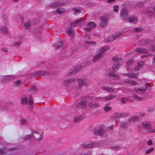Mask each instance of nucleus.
Returning <instances> with one entry per match:
<instances>
[{
    "mask_svg": "<svg viewBox=\"0 0 155 155\" xmlns=\"http://www.w3.org/2000/svg\"><path fill=\"white\" fill-rule=\"evenodd\" d=\"M32 135H28L22 137V139L26 140L28 139L33 138L34 137L37 140H41L43 138L44 134L42 132H38L35 130H32Z\"/></svg>",
    "mask_w": 155,
    "mask_h": 155,
    "instance_id": "obj_1",
    "label": "nucleus"
},
{
    "mask_svg": "<svg viewBox=\"0 0 155 155\" xmlns=\"http://www.w3.org/2000/svg\"><path fill=\"white\" fill-rule=\"evenodd\" d=\"M104 144L97 143H93L91 141H88L81 144L80 147L81 148H91L94 147H98Z\"/></svg>",
    "mask_w": 155,
    "mask_h": 155,
    "instance_id": "obj_2",
    "label": "nucleus"
},
{
    "mask_svg": "<svg viewBox=\"0 0 155 155\" xmlns=\"http://www.w3.org/2000/svg\"><path fill=\"white\" fill-rule=\"evenodd\" d=\"M106 129L105 127H100L99 129H94L93 133L96 135H101L102 137H106L107 135L106 133Z\"/></svg>",
    "mask_w": 155,
    "mask_h": 155,
    "instance_id": "obj_3",
    "label": "nucleus"
},
{
    "mask_svg": "<svg viewBox=\"0 0 155 155\" xmlns=\"http://www.w3.org/2000/svg\"><path fill=\"white\" fill-rule=\"evenodd\" d=\"M82 69L81 66L80 64L76 65L70 69L68 71V73L71 75L75 74L80 71Z\"/></svg>",
    "mask_w": 155,
    "mask_h": 155,
    "instance_id": "obj_4",
    "label": "nucleus"
},
{
    "mask_svg": "<svg viewBox=\"0 0 155 155\" xmlns=\"http://www.w3.org/2000/svg\"><path fill=\"white\" fill-rule=\"evenodd\" d=\"M96 24L93 22L88 21L87 22V26L84 27L85 31H90L92 29L96 27Z\"/></svg>",
    "mask_w": 155,
    "mask_h": 155,
    "instance_id": "obj_5",
    "label": "nucleus"
},
{
    "mask_svg": "<svg viewBox=\"0 0 155 155\" xmlns=\"http://www.w3.org/2000/svg\"><path fill=\"white\" fill-rule=\"evenodd\" d=\"M108 19L107 18L106 16H103L100 18V25L101 27H103L107 25V24Z\"/></svg>",
    "mask_w": 155,
    "mask_h": 155,
    "instance_id": "obj_6",
    "label": "nucleus"
},
{
    "mask_svg": "<svg viewBox=\"0 0 155 155\" xmlns=\"http://www.w3.org/2000/svg\"><path fill=\"white\" fill-rule=\"evenodd\" d=\"M128 16V13L127 10L123 9L120 12V16L122 19L124 20H126Z\"/></svg>",
    "mask_w": 155,
    "mask_h": 155,
    "instance_id": "obj_7",
    "label": "nucleus"
},
{
    "mask_svg": "<svg viewBox=\"0 0 155 155\" xmlns=\"http://www.w3.org/2000/svg\"><path fill=\"white\" fill-rule=\"evenodd\" d=\"M85 19V18L84 17L80 18L72 22L71 25L73 26H78L83 22Z\"/></svg>",
    "mask_w": 155,
    "mask_h": 155,
    "instance_id": "obj_8",
    "label": "nucleus"
},
{
    "mask_svg": "<svg viewBox=\"0 0 155 155\" xmlns=\"http://www.w3.org/2000/svg\"><path fill=\"white\" fill-rule=\"evenodd\" d=\"M77 81L80 88H81L82 85H86L87 84V83L86 81V79L85 78H78L77 79Z\"/></svg>",
    "mask_w": 155,
    "mask_h": 155,
    "instance_id": "obj_9",
    "label": "nucleus"
},
{
    "mask_svg": "<svg viewBox=\"0 0 155 155\" xmlns=\"http://www.w3.org/2000/svg\"><path fill=\"white\" fill-rule=\"evenodd\" d=\"M141 125L143 127L148 130L151 127V124L150 121H144L141 123Z\"/></svg>",
    "mask_w": 155,
    "mask_h": 155,
    "instance_id": "obj_10",
    "label": "nucleus"
},
{
    "mask_svg": "<svg viewBox=\"0 0 155 155\" xmlns=\"http://www.w3.org/2000/svg\"><path fill=\"white\" fill-rule=\"evenodd\" d=\"M87 105L88 107L94 109L100 107L99 104L95 102H89Z\"/></svg>",
    "mask_w": 155,
    "mask_h": 155,
    "instance_id": "obj_11",
    "label": "nucleus"
},
{
    "mask_svg": "<svg viewBox=\"0 0 155 155\" xmlns=\"http://www.w3.org/2000/svg\"><path fill=\"white\" fill-rule=\"evenodd\" d=\"M87 103V102L86 100L81 101L76 106V107L77 108L81 109L85 107Z\"/></svg>",
    "mask_w": 155,
    "mask_h": 155,
    "instance_id": "obj_12",
    "label": "nucleus"
},
{
    "mask_svg": "<svg viewBox=\"0 0 155 155\" xmlns=\"http://www.w3.org/2000/svg\"><path fill=\"white\" fill-rule=\"evenodd\" d=\"M124 75H127L128 77L133 78H137L139 76L138 73H128L123 74Z\"/></svg>",
    "mask_w": 155,
    "mask_h": 155,
    "instance_id": "obj_13",
    "label": "nucleus"
},
{
    "mask_svg": "<svg viewBox=\"0 0 155 155\" xmlns=\"http://www.w3.org/2000/svg\"><path fill=\"white\" fill-rule=\"evenodd\" d=\"M148 85V84H145V87H143L142 88H135L134 89V91L137 93H138L139 91L140 92L142 93L146 90L147 88V86Z\"/></svg>",
    "mask_w": 155,
    "mask_h": 155,
    "instance_id": "obj_14",
    "label": "nucleus"
},
{
    "mask_svg": "<svg viewBox=\"0 0 155 155\" xmlns=\"http://www.w3.org/2000/svg\"><path fill=\"white\" fill-rule=\"evenodd\" d=\"M0 30L4 34L7 35L9 33V30L5 26L3 25L1 26Z\"/></svg>",
    "mask_w": 155,
    "mask_h": 155,
    "instance_id": "obj_15",
    "label": "nucleus"
},
{
    "mask_svg": "<svg viewBox=\"0 0 155 155\" xmlns=\"http://www.w3.org/2000/svg\"><path fill=\"white\" fill-rule=\"evenodd\" d=\"M139 119L138 116H134L131 117L128 119V122L131 123L133 122H135L138 121Z\"/></svg>",
    "mask_w": 155,
    "mask_h": 155,
    "instance_id": "obj_16",
    "label": "nucleus"
},
{
    "mask_svg": "<svg viewBox=\"0 0 155 155\" xmlns=\"http://www.w3.org/2000/svg\"><path fill=\"white\" fill-rule=\"evenodd\" d=\"M101 88L107 92L110 93H113L114 91L113 89L108 86H102Z\"/></svg>",
    "mask_w": 155,
    "mask_h": 155,
    "instance_id": "obj_17",
    "label": "nucleus"
},
{
    "mask_svg": "<svg viewBox=\"0 0 155 155\" xmlns=\"http://www.w3.org/2000/svg\"><path fill=\"white\" fill-rule=\"evenodd\" d=\"M135 51L140 53H147L148 52V50L141 48H138L135 49Z\"/></svg>",
    "mask_w": 155,
    "mask_h": 155,
    "instance_id": "obj_18",
    "label": "nucleus"
},
{
    "mask_svg": "<svg viewBox=\"0 0 155 155\" xmlns=\"http://www.w3.org/2000/svg\"><path fill=\"white\" fill-rule=\"evenodd\" d=\"M144 63L143 61H141L137 63V65L135 68L134 71L139 70L141 68L142 66L144 65Z\"/></svg>",
    "mask_w": 155,
    "mask_h": 155,
    "instance_id": "obj_19",
    "label": "nucleus"
},
{
    "mask_svg": "<svg viewBox=\"0 0 155 155\" xmlns=\"http://www.w3.org/2000/svg\"><path fill=\"white\" fill-rule=\"evenodd\" d=\"M107 75L108 76H113V78L115 79H118L120 78V77L117 74H115L113 71H111Z\"/></svg>",
    "mask_w": 155,
    "mask_h": 155,
    "instance_id": "obj_20",
    "label": "nucleus"
},
{
    "mask_svg": "<svg viewBox=\"0 0 155 155\" xmlns=\"http://www.w3.org/2000/svg\"><path fill=\"white\" fill-rule=\"evenodd\" d=\"M115 38L114 34L109 36L105 39V41L106 43L110 42L113 41Z\"/></svg>",
    "mask_w": 155,
    "mask_h": 155,
    "instance_id": "obj_21",
    "label": "nucleus"
},
{
    "mask_svg": "<svg viewBox=\"0 0 155 155\" xmlns=\"http://www.w3.org/2000/svg\"><path fill=\"white\" fill-rule=\"evenodd\" d=\"M22 26L25 28L28 29L31 27V23L30 21H28L25 22Z\"/></svg>",
    "mask_w": 155,
    "mask_h": 155,
    "instance_id": "obj_22",
    "label": "nucleus"
},
{
    "mask_svg": "<svg viewBox=\"0 0 155 155\" xmlns=\"http://www.w3.org/2000/svg\"><path fill=\"white\" fill-rule=\"evenodd\" d=\"M128 19L129 21L130 22L135 23L137 21V18L136 16H130Z\"/></svg>",
    "mask_w": 155,
    "mask_h": 155,
    "instance_id": "obj_23",
    "label": "nucleus"
},
{
    "mask_svg": "<svg viewBox=\"0 0 155 155\" xmlns=\"http://www.w3.org/2000/svg\"><path fill=\"white\" fill-rule=\"evenodd\" d=\"M116 95L112 94H111L109 96H107L104 97L103 100L106 101H110L113 99L115 98L116 97Z\"/></svg>",
    "mask_w": 155,
    "mask_h": 155,
    "instance_id": "obj_24",
    "label": "nucleus"
},
{
    "mask_svg": "<svg viewBox=\"0 0 155 155\" xmlns=\"http://www.w3.org/2000/svg\"><path fill=\"white\" fill-rule=\"evenodd\" d=\"M72 10L73 11V14L75 15H78L81 11V9L78 8H74L72 9Z\"/></svg>",
    "mask_w": 155,
    "mask_h": 155,
    "instance_id": "obj_25",
    "label": "nucleus"
},
{
    "mask_svg": "<svg viewBox=\"0 0 155 155\" xmlns=\"http://www.w3.org/2000/svg\"><path fill=\"white\" fill-rule=\"evenodd\" d=\"M114 61H116V64L119 67L122 64L123 60L122 59H117V60H115V59H113Z\"/></svg>",
    "mask_w": 155,
    "mask_h": 155,
    "instance_id": "obj_26",
    "label": "nucleus"
},
{
    "mask_svg": "<svg viewBox=\"0 0 155 155\" xmlns=\"http://www.w3.org/2000/svg\"><path fill=\"white\" fill-rule=\"evenodd\" d=\"M84 116L81 115L76 116L74 117V121L77 122L80 121L84 119Z\"/></svg>",
    "mask_w": 155,
    "mask_h": 155,
    "instance_id": "obj_27",
    "label": "nucleus"
},
{
    "mask_svg": "<svg viewBox=\"0 0 155 155\" xmlns=\"http://www.w3.org/2000/svg\"><path fill=\"white\" fill-rule=\"evenodd\" d=\"M21 103L22 104H25L28 102L27 97L26 96L21 97Z\"/></svg>",
    "mask_w": 155,
    "mask_h": 155,
    "instance_id": "obj_28",
    "label": "nucleus"
},
{
    "mask_svg": "<svg viewBox=\"0 0 155 155\" xmlns=\"http://www.w3.org/2000/svg\"><path fill=\"white\" fill-rule=\"evenodd\" d=\"M128 126V124L127 122L122 121L120 122V127L123 128H126Z\"/></svg>",
    "mask_w": 155,
    "mask_h": 155,
    "instance_id": "obj_29",
    "label": "nucleus"
},
{
    "mask_svg": "<svg viewBox=\"0 0 155 155\" xmlns=\"http://www.w3.org/2000/svg\"><path fill=\"white\" fill-rule=\"evenodd\" d=\"M125 81L126 83L131 84L133 85H135L137 84V82L133 80H130L129 79H127Z\"/></svg>",
    "mask_w": 155,
    "mask_h": 155,
    "instance_id": "obj_30",
    "label": "nucleus"
},
{
    "mask_svg": "<svg viewBox=\"0 0 155 155\" xmlns=\"http://www.w3.org/2000/svg\"><path fill=\"white\" fill-rule=\"evenodd\" d=\"M109 49V47L107 46H105L101 48L100 49V51L101 53H104L106 51Z\"/></svg>",
    "mask_w": 155,
    "mask_h": 155,
    "instance_id": "obj_31",
    "label": "nucleus"
},
{
    "mask_svg": "<svg viewBox=\"0 0 155 155\" xmlns=\"http://www.w3.org/2000/svg\"><path fill=\"white\" fill-rule=\"evenodd\" d=\"M67 31L68 34L69 36H72L74 34V31L72 28H70L68 29H67Z\"/></svg>",
    "mask_w": 155,
    "mask_h": 155,
    "instance_id": "obj_32",
    "label": "nucleus"
},
{
    "mask_svg": "<svg viewBox=\"0 0 155 155\" xmlns=\"http://www.w3.org/2000/svg\"><path fill=\"white\" fill-rule=\"evenodd\" d=\"M12 78V76L10 75L3 76L2 77V79H4V80H2V81L3 82L7 81L10 80Z\"/></svg>",
    "mask_w": 155,
    "mask_h": 155,
    "instance_id": "obj_33",
    "label": "nucleus"
},
{
    "mask_svg": "<svg viewBox=\"0 0 155 155\" xmlns=\"http://www.w3.org/2000/svg\"><path fill=\"white\" fill-rule=\"evenodd\" d=\"M60 4L59 2H54L51 3V6L52 7H56L60 6Z\"/></svg>",
    "mask_w": 155,
    "mask_h": 155,
    "instance_id": "obj_34",
    "label": "nucleus"
},
{
    "mask_svg": "<svg viewBox=\"0 0 155 155\" xmlns=\"http://www.w3.org/2000/svg\"><path fill=\"white\" fill-rule=\"evenodd\" d=\"M133 62L134 60H133V59H129L127 61V70L128 69V67L130 66L131 63H132Z\"/></svg>",
    "mask_w": 155,
    "mask_h": 155,
    "instance_id": "obj_35",
    "label": "nucleus"
},
{
    "mask_svg": "<svg viewBox=\"0 0 155 155\" xmlns=\"http://www.w3.org/2000/svg\"><path fill=\"white\" fill-rule=\"evenodd\" d=\"M65 11L64 9L63 8H59L58 9L56 10V12L57 13L61 14L63 13Z\"/></svg>",
    "mask_w": 155,
    "mask_h": 155,
    "instance_id": "obj_36",
    "label": "nucleus"
},
{
    "mask_svg": "<svg viewBox=\"0 0 155 155\" xmlns=\"http://www.w3.org/2000/svg\"><path fill=\"white\" fill-rule=\"evenodd\" d=\"M74 80H75L74 79H70L68 80H66L64 81V84L65 85H67L68 83H71L73 81H74Z\"/></svg>",
    "mask_w": 155,
    "mask_h": 155,
    "instance_id": "obj_37",
    "label": "nucleus"
},
{
    "mask_svg": "<svg viewBox=\"0 0 155 155\" xmlns=\"http://www.w3.org/2000/svg\"><path fill=\"white\" fill-rule=\"evenodd\" d=\"M115 37L116 38H119L121 36L123 35V34L121 32H117L114 34Z\"/></svg>",
    "mask_w": 155,
    "mask_h": 155,
    "instance_id": "obj_38",
    "label": "nucleus"
},
{
    "mask_svg": "<svg viewBox=\"0 0 155 155\" xmlns=\"http://www.w3.org/2000/svg\"><path fill=\"white\" fill-rule=\"evenodd\" d=\"M103 57L102 53L99 52L95 56V58H99Z\"/></svg>",
    "mask_w": 155,
    "mask_h": 155,
    "instance_id": "obj_39",
    "label": "nucleus"
},
{
    "mask_svg": "<svg viewBox=\"0 0 155 155\" xmlns=\"http://www.w3.org/2000/svg\"><path fill=\"white\" fill-rule=\"evenodd\" d=\"M33 103V100L32 97L31 96H29V101L28 104L29 105H31Z\"/></svg>",
    "mask_w": 155,
    "mask_h": 155,
    "instance_id": "obj_40",
    "label": "nucleus"
},
{
    "mask_svg": "<svg viewBox=\"0 0 155 155\" xmlns=\"http://www.w3.org/2000/svg\"><path fill=\"white\" fill-rule=\"evenodd\" d=\"M114 117L117 118H122L121 117V113H117L115 114Z\"/></svg>",
    "mask_w": 155,
    "mask_h": 155,
    "instance_id": "obj_41",
    "label": "nucleus"
},
{
    "mask_svg": "<svg viewBox=\"0 0 155 155\" xmlns=\"http://www.w3.org/2000/svg\"><path fill=\"white\" fill-rule=\"evenodd\" d=\"M133 97L134 99L137 100H140L141 99V98L140 97L135 94H133Z\"/></svg>",
    "mask_w": 155,
    "mask_h": 155,
    "instance_id": "obj_42",
    "label": "nucleus"
},
{
    "mask_svg": "<svg viewBox=\"0 0 155 155\" xmlns=\"http://www.w3.org/2000/svg\"><path fill=\"white\" fill-rule=\"evenodd\" d=\"M102 98V97H95L93 96L91 97V99L93 101H97V100H99Z\"/></svg>",
    "mask_w": 155,
    "mask_h": 155,
    "instance_id": "obj_43",
    "label": "nucleus"
},
{
    "mask_svg": "<svg viewBox=\"0 0 155 155\" xmlns=\"http://www.w3.org/2000/svg\"><path fill=\"white\" fill-rule=\"evenodd\" d=\"M86 43L89 45H94L96 44V42L93 41H86Z\"/></svg>",
    "mask_w": 155,
    "mask_h": 155,
    "instance_id": "obj_44",
    "label": "nucleus"
},
{
    "mask_svg": "<svg viewBox=\"0 0 155 155\" xmlns=\"http://www.w3.org/2000/svg\"><path fill=\"white\" fill-rule=\"evenodd\" d=\"M130 115V114L129 113H121V117H127L129 116Z\"/></svg>",
    "mask_w": 155,
    "mask_h": 155,
    "instance_id": "obj_45",
    "label": "nucleus"
},
{
    "mask_svg": "<svg viewBox=\"0 0 155 155\" xmlns=\"http://www.w3.org/2000/svg\"><path fill=\"white\" fill-rule=\"evenodd\" d=\"M154 150V148L153 147H151L150 149H149L147 150L145 152L146 154H148L150 153L152 151H153Z\"/></svg>",
    "mask_w": 155,
    "mask_h": 155,
    "instance_id": "obj_46",
    "label": "nucleus"
},
{
    "mask_svg": "<svg viewBox=\"0 0 155 155\" xmlns=\"http://www.w3.org/2000/svg\"><path fill=\"white\" fill-rule=\"evenodd\" d=\"M37 73V75H45L47 74L46 72L44 71H38Z\"/></svg>",
    "mask_w": 155,
    "mask_h": 155,
    "instance_id": "obj_47",
    "label": "nucleus"
},
{
    "mask_svg": "<svg viewBox=\"0 0 155 155\" xmlns=\"http://www.w3.org/2000/svg\"><path fill=\"white\" fill-rule=\"evenodd\" d=\"M111 108L110 107L106 106L104 107V109L106 112H107L110 110Z\"/></svg>",
    "mask_w": 155,
    "mask_h": 155,
    "instance_id": "obj_48",
    "label": "nucleus"
},
{
    "mask_svg": "<svg viewBox=\"0 0 155 155\" xmlns=\"http://www.w3.org/2000/svg\"><path fill=\"white\" fill-rule=\"evenodd\" d=\"M118 6L116 5L113 7V10L114 12H117L118 11Z\"/></svg>",
    "mask_w": 155,
    "mask_h": 155,
    "instance_id": "obj_49",
    "label": "nucleus"
},
{
    "mask_svg": "<svg viewBox=\"0 0 155 155\" xmlns=\"http://www.w3.org/2000/svg\"><path fill=\"white\" fill-rule=\"evenodd\" d=\"M21 43L19 42H14L12 44V45L15 47H18L19 46Z\"/></svg>",
    "mask_w": 155,
    "mask_h": 155,
    "instance_id": "obj_50",
    "label": "nucleus"
},
{
    "mask_svg": "<svg viewBox=\"0 0 155 155\" xmlns=\"http://www.w3.org/2000/svg\"><path fill=\"white\" fill-rule=\"evenodd\" d=\"M148 112H152L154 111V109L151 107H148L147 108Z\"/></svg>",
    "mask_w": 155,
    "mask_h": 155,
    "instance_id": "obj_51",
    "label": "nucleus"
},
{
    "mask_svg": "<svg viewBox=\"0 0 155 155\" xmlns=\"http://www.w3.org/2000/svg\"><path fill=\"white\" fill-rule=\"evenodd\" d=\"M2 50L4 52H7L8 51V49L7 47H3L2 48Z\"/></svg>",
    "mask_w": 155,
    "mask_h": 155,
    "instance_id": "obj_52",
    "label": "nucleus"
},
{
    "mask_svg": "<svg viewBox=\"0 0 155 155\" xmlns=\"http://www.w3.org/2000/svg\"><path fill=\"white\" fill-rule=\"evenodd\" d=\"M119 67H118L115 64L113 67V69L114 71H117V70H118Z\"/></svg>",
    "mask_w": 155,
    "mask_h": 155,
    "instance_id": "obj_53",
    "label": "nucleus"
},
{
    "mask_svg": "<svg viewBox=\"0 0 155 155\" xmlns=\"http://www.w3.org/2000/svg\"><path fill=\"white\" fill-rule=\"evenodd\" d=\"M63 45L62 43H61V45H55L54 46V48L55 49H57L58 48H60Z\"/></svg>",
    "mask_w": 155,
    "mask_h": 155,
    "instance_id": "obj_54",
    "label": "nucleus"
},
{
    "mask_svg": "<svg viewBox=\"0 0 155 155\" xmlns=\"http://www.w3.org/2000/svg\"><path fill=\"white\" fill-rule=\"evenodd\" d=\"M142 31V29L141 28H136L135 29L134 31L137 32H141Z\"/></svg>",
    "mask_w": 155,
    "mask_h": 155,
    "instance_id": "obj_55",
    "label": "nucleus"
},
{
    "mask_svg": "<svg viewBox=\"0 0 155 155\" xmlns=\"http://www.w3.org/2000/svg\"><path fill=\"white\" fill-rule=\"evenodd\" d=\"M127 101V99L125 98H122L121 99L122 102L123 104H125L126 103Z\"/></svg>",
    "mask_w": 155,
    "mask_h": 155,
    "instance_id": "obj_56",
    "label": "nucleus"
},
{
    "mask_svg": "<svg viewBox=\"0 0 155 155\" xmlns=\"http://www.w3.org/2000/svg\"><path fill=\"white\" fill-rule=\"evenodd\" d=\"M21 82V81L18 80L15 83V86H18L19 85Z\"/></svg>",
    "mask_w": 155,
    "mask_h": 155,
    "instance_id": "obj_57",
    "label": "nucleus"
},
{
    "mask_svg": "<svg viewBox=\"0 0 155 155\" xmlns=\"http://www.w3.org/2000/svg\"><path fill=\"white\" fill-rule=\"evenodd\" d=\"M31 90L34 91H36V87L35 86L32 87L31 88Z\"/></svg>",
    "mask_w": 155,
    "mask_h": 155,
    "instance_id": "obj_58",
    "label": "nucleus"
},
{
    "mask_svg": "<svg viewBox=\"0 0 155 155\" xmlns=\"http://www.w3.org/2000/svg\"><path fill=\"white\" fill-rule=\"evenodd\" d=\"M147 143L148 145L149 146L151 145L152 144V140H150L147 142Z\"/></svg>",
    "mask_w": 155,
    "mask_h": 155,
    "instance_id": "obj_59",
    "label": "nucleus"
},
{
    "mask_svg": "<svg viewBox=\"0 0 155 155\" xmlns=\"http://www.w3.org/2000/svg\"><path fill=\"white\" fill-rule=\"evenodd\" d=\"M147 132L149 133H153L155 132V129L152 130H149Z\"/></svg>",
    "mask_w": 155,
    "mask_h": 155,
    "instance_id": "obj_60",
    "label": "nucleus"
},
{
    "mask_svg": "<svg viewBox=\"0 0 155 155\" xmlns=\"http://www.w3.org/2000/svg\"><path fill=\"white\" fill-rule=\"evenodd\" d=\"M21 122L22 124H26V120L24 119H22L21 120Z\"/></svg>",
    "mask_w": 155,
    "mask_h": 155,
    "instance_id": "obj_61",
    "label": "nucleus"
},
{
    "mask_svg": "<svg viewBox=\"0 0 155 155\" xmlns=\"http://www.w3.org/2000/svg\"><path fill=\"white\" fill-rule=\"evenodd\" d=\"M139 114L140 116L143 117L145 115V114L144 112H140Z\"/></svg>",
    "mask_w": 155,
    "mask_h": 155,
    "instance_id": "obj_62",
    "label": "nucleus"
},
{
    "mask_svg": "<svg viewBox=\"0 0 155 155\" xmlns=\"http://www.w3.org/2000/svg\"><path fill=\"white\" fill-rule=\"evenodd\" d=\"M143 58H147L148 57H150V55L149 54H144L143 55Z\"/></svg>",
    "mask_w": 155,
    "mask_h": 155,
    "instance_id": "obj_63",
    "label": "nucleus"
},
{
    "mask_svg": "<svg viewBox=\"0 0 155 155\" xmlns=\"http://www.w3.org/2000/svg\"><path fill=\"white\" fill-rule=\"evenodd\" d=\"M151 50L155 51V45L152 46L151 47Z\"/></svg>",
    "mask_w": 155,
    "mask_h": 155,
    "instance_id": "obj_64",
    "label": "nucleus"
}]
</instances>
